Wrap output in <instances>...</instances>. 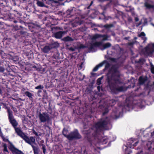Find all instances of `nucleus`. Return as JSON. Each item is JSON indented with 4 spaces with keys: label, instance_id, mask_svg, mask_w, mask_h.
<instances>
[{
    "label": "nucleus",
    "instance_id": "44",
    "mask_svg": "<svg viewBox=\"0 0 154 154\" xmlns=\"http://www.w3.org/2000/svg\"><path fill=\"white\" fill-rule=\"evenodd\" d=\"M12 109L15 112H17V110L16 108L15 107H12Z\"/></svg>",
    "mask_w": 154,
    "mask_h": 154
},
{
    "label": "nucleus",
    "instance_id": "59",
    "mask_svg": "<svg viewBox=\"0 0 154 154\" xmlns=\"http://www.w3.org/2000/svg\"><path fill=\"white\" fill-rule=\"evenodd\" d=\"M100 86H98L97 87V88L98 90L99 91H100Z\"/></svg>",
    "mask_w": 154,
    "mask_h": 154
},
{
    "label": "nucleus",
    "instance_id": "34",
    "mask_svg": "<svg viewBox=\"0 0 154 154\" xmlns=\"http://www.w3.org/2000/svg\"><path fill=\"white\" fill-rule=\"evenodd\" d=\"M110 104H111V103H112V104H109V106H113L114 104H116V101L115 100L112 99V100H110Z\"/></svg>",
    "mask_w": 154,
    "mask_h": 154
},
{
    "label": "nucleus",
    "instance_id": "8",
    "mask_svg": "<svg viewBox=\"0 0 154 154\" xmlns=\"http://www.w3.org/2000/svg\"><path fill=\"white\" fill-rule=\"evenodd\" d=\"M38 117L41 122H48L50 120L49 115L46 112H43L42 113L40 112L39 114Z\"/></svg>",
    "mask_w": 154,
    "mask_h": 154
},
{
    "label": "nucleus",
    "instance_id": "12",
    "mask_svg": "<svg viewBox=\"0 0 154 154\" xmlns=\"http://www.w3.org/2000/svg\"><path fill=\"white\" fill-rule=\"evenodd\" d=\"M8 148L12 152V153L14 154H22L23 152L15 148L13 144H11L10 146H8Z\"/></svg>",
    "mask_w": 154,
    "mask_h": 154
},
{
    "label": "nucleus",
    "instance_id": "39",
    "mask_svg": "<svg viewBox=\"0 0 154 154\" xmlns=\"http://www.w3.org/2000/svg\"><path fill=\"white\" fill-rule=\"evenodd\" d=\"M73 10L72 9H68L67 11V13L69 14H71Z\"/></svg>",
    "mask_w": 154,
    "mask_h": 154
},
{
    "label": "nucleus",
    "instance_id": "3",
    "mask_svg": "<svg viewBox=\"0 0 154 154\" xmlns=\"http://www.w3.org/2000/svg\"><path fill=\"white\" fill-rule=\"evenodd\" d=\"M112 72L111 76H107L106 80L108 83L111 93L117 94L119 92L124 90L123 86H119V85L122 83L120 79L119 72L117 68L112 67Z\"/></svg>",
    "mask_w": 154,
    "mask_h": 154
},
{
    "label": "nucleus",
    "instance_id": "19",
    "mask_svg": "<svg viewBox=\"0 0 154 154\" xmlns=\"http://www.w3.org/2000/svg\"><path fill=\"white\" fill-rule=\"evenodd\" d=\"M23 94L24 96H26L28 97L29 98V99L31 100V99H33L32 97L33 95L29 92L28 91H26L24 92Z\"/></svg>",
    "mask_w": 154,
    "mask_h": 154
},
{
    "label": "nucleus",
    "instance_id": "41",
    "mask_svg": "<svg viewBox=\"0 0 154 154\" xmlns=\"http://www.w3.org/2000/svg\"><path fill=\"white\" fill-rule=\"evenodd\" d=\"M32 132L33 133V134H35V135L36 136H39L38 135V133L37 132L35 131V130H32Z\"/></svg>",
    "mask_w": 154,
    "mask_h": 154
},
{
    "label": "nucleus",
    "instance_id": "45",
    "mask_svg": "<svg viewBox=\"0 0 154 154\" xmlns=\"http://www.w3.org/2000/svg\"><path fill=\"white\" fill-rule=\"evenodd\" d=\"M4 70L5 69L3 67L0 66V72H3Z\"/></svg>",
    "mask_w": 154,
    "mask_h": 154
},
{
    "label": "nucleus",
    "instance_id": "48",
    "mask_svg": "<svg viewBox=\"0 0 154 154\" xmlns=\"http://www.w3.org/2000/svg\"><path fill=\"white\" fill-rule=\"evenodd\" d=\"M85 75H83V76L82 78V79H81V78H79V80H80V81H82V80H83V79H85Z\"/></svg>",
    "mask_w": 154,
    "mask_h": 154
},
{
    "label": "nucleus",
    "instance_id": "28",
    "mask_svg": "<svg viewBox=\"0 0 154 154\" xmlns=\"http://www.w3.org/2000/svg\"><path fill=\"white\" fill-rule=\"evenodd\" d=\"M100 37V35L98 34H96L93 35L91 37L92 40H95Z\"/></svg>",
    "mask_w": 154,
    "mask_h": 154
},
{
    "label": "nucleus",
    "instance_id": "18",
    "mask_svg": "<svg viewBox=\"0 0 154 154\" xmlns=\"http://www.w3.org/2000/svg\"><path fill=\"white\" fill-rule=\"evenodd\" d=\"M49 45L51 49L54 48H57L59 46V44L57 42H54L50 44Z\"/></svg>",
    "mask_w": 154,
    "mask_h": 154
},
{
    "label": "nucleus",
    "instance_id": "58",
    "mask_svg": "<svg viewBox=\"0 0 154 154\" xmlns=\"http://www.w3.org/2000/svg\"><path fill=\"white\" fill-rule=\"evenodd\" d=\"M42 102H43V103H45V104H46L47 103V102L46 101H45L44 100H42Z\"/></svg>",
    "mask_w": 154,
    "mask_h": 154
},
{
    "label": "nucleus",
    "instance_id": "55",
    "mask_svg": "<svg viewBox=\"0 0 154 154\" xmlns=\"http://www.w3.org/2000/svg\"><path fill=\"white\" fill-rule=\"evenodd\" d=\"M151 135L152 137H154V131L153 132L151 133Z\"/></svg>",
    "mask_w": 154,
    "mask_h": 154
},
{
    "label": "nucleus",
    "instance_id": "62",
    "mask_svg": "<svg viewBox=\"0 0 154 154\" xmlns=\"http://www.w3.org/2000/svg\"><path fill=\"white\" fill-rule=\"evenodd\" d=\"M133 44V43H131H131H129V45H132Z\"/></svg>",
    "mask_w": 154,
    "mask_h": 154
},
{
    "label": "nucleus",
    "instance_id": "56",
    "mask_svg": "<svg viewBox=\"0 0 154 154\" xmlns=\"http://www.w3.org/2000/svg\"><path fill=\"white\" fill-rule=\"evenodd\" d=\"M3 63V60L0 59V65H1V64Z\"/></svg>",
    "mask_w": 154,
    "mask_h": 154
},
{
    "label": "nucleus",
    "instance_id": "47",
    "mask_svg": "<svg viewBox=\"0 0 154 154\" xmlns=\"http://www.w3.org/2000/svg\"><path fill=\"white\" fill-rule=\"evenodd\" d=\"M79 48H86V46L83 45H81Z\"/></svg>",
    "mask_w": 154,
    "mask_h": 154
},
{
    "label": "nucleus",
    "instance_id": "10",
    "mask_svg": "<svg viewBox=\"0 0 154 154\" xmlns=\"http://www.w3.org/2000/svg\"><path fill=\"white\" fill-rule=\"evenodd\" d=\"M36 1L37 6L40 7H46L45 4H51L50 0H36Z\"/></svg>",
    "mask_w": 154,
    "mask_h": 154
},
{
    "label": "nucleus",
    "instance_id": "1",
    "mask_svg": "<svg viewBox=\"0 0 154 154\" xmlns=\"http://www.w3.org/2000/svg\"><path fill=\"white\" fill-rule=\"evenodd\" d=\"M3 104L4 106V108L7 110L9 121L14 128L15 132L17 135L22 138L26 143L32 146L34 154H38V149L37 148H35L33 145V144L35 143V138L32 136L29 137L23 132L20 128L17 127L18 125V123L14 116L13 112L11 109L9 107L7 106L5 103H3Z\"/></svg>",
    "mask_w": 154,
    "mask_h": 154
},
{
    "label": "nucleus",
    "instance_id": "53",
    "mask_svg": "<svg viewBox=\"0 0 154 154\" xmlns=\"http://www.w3.org/2000/svg\"><path fill=\"white\" fill-rule=\"evenodd\" d=\"M1 1H2V2H0L1 4H3V2H5V3L6 2V0H0Z\"/></svg>",
    "mask_w": 154,
    "mask_h": 154
},
{
    "label": "nucleus",
    "instance_id": "33",
    "mask_svg": "<svg viewBox=\"0 0 154 154\" xmlns=\"http://www.w3.org/2000/svg\"><path fill=\"white\" fill-rule=\"evenodd\" d=\"M41 146L42 147L43 153L44 154H45L46 152V146L44 144H41Z\"/></svg>",
    "mask_w": 154,
    "mask_h": 154
},
{
    "label": "nucleus",
    "instance_id": "54",
    "mask_svg": "<svg viewBox=\"0 0 154 154\" xmlns=\"http://www.w3.org/2000/svg\"><path fill=\"white\" fill-rule=\"evenodd\" d=\"M34 68H35L37 70L39 71L40 70V69L39 68H37L36 66H33Z\"/></svg>",
    "mask_w": 154,
    "mask_h": 154
},
{
    "label": "nucleus",
    "instance_id": "5",
    "mask_svg": "<svg viewBox=\"0 0 154 154\" xmlns=\"http://www.w3.org/2000/svg\"><path fill=\"white\" fill-rule=\"evenodd\" d=\"M9 8L6 6L0 8V16L2 19H8L9 18Z\"/></svg>",
    "mask_w": 154,
    "mask_h": 154
},
{
    "label": "nucleus",
    "instance_id": "50",
    "mask_svg": "<svg viewBox=\"0 0 154 154\" xmlns=\"http://www.w3.org/2000/svg\"><path fill=\"white\" fill-rule=\"evenodd\" d=\"M110 60L113 61L115 62L116 60V59L114 58H110Z\"/></svg>",
    "mask_w": 154,
    "mask_h": 154
},
{
    "label": "nucleus",
    "instance_id": "14",
    "mask_svg": "<svg viewBox=\"0 0 154 154\" xmlns=\"http://www.w3.org/2000/svg\"><path fill=\"white\" fill-rule=\"evenodd\" d=\"M102 45V42H95L94 43L91 44L89 49L91 50L94 49V47H99Z\"/></svg>",
    "mask_w": 154,
    "mask_h": 154
},
{
    "label": "nucleus",
    "instance_id": "20",
    "mask_svg": "<svg viewBox=\"0 0 154 154\" xmlns=\"http://www.w3.org/2000/svg\"><path fill=\"white\" fill-rule=\"evenodd\" d=\"M68 130L67 129H66L65 128H64L62 131V134L65 137H66L68 140L69 137L68 136H69V134H68Z\"/></svg>",
    "mask_w": 154,
    "mask_h": 154
},
{
    "label": "nucleus",
    "instance_id": "60",
    "mask_svg": "<svg viewBox=\"0 0 154 154\" xmlns=\"http://www.w3.org/2000/svg\"><path fill=\"white\" fill-rule=\"evenodd\" d=\"M48 109H49V110H50L51 111V110H52V109H51V107H49Z\"/></svg>",
    "mask_w": 154,
    "mask_h": 154
},
{
    "label": "nucleus",
    "instance_id": "35",
    "mask_svg": "<svg viewBox=\"0 0 154 154\" xmlns=\"http://www.w3.org/2000/svg\"><path fill=\"white\" fill-rule=\"evenodd\" d=\"M103 78V77L99 78L97 80V84L98 85H100L101 84V81Z\"/></svg>",
    "mask_w": 154,
    "mask_h": 154
},
{
    "label": "nucleus",
    "instance_id": "52",
    "mask_svg": "<svg viewBox=\"0 0 154 154\" xmlns=\"http://www.w3.org/2000/svg\"><path fill=\"white\" fill-rule=\"evenodd\" d=\"M139 18L137 17H135V20L136 22H137L139 20Z\"/></svg>",
    "mask_w": 154,
    "mask_h": 154
},
{
    "label": "nucleus",
    "instance_id": "64",
    "mask_svg": "<svg viewBox=\"0 0 154 154\" xmlns=\"http://www.w3.org/2000/svg\"><path fill=\"white\" fill-rule=\"evenodd\" d=\"M151 149V147H149L148 148V149L149 150H150Z\"/></svg>",
    "mask_w": 154,
    "mask_h": 154
},
{
    "label": "nucleus",
    "instance_id": "2",
    "mask_svg": "<svg viewBox=\"0 0 154 154\" xmlns=\"http://www.w3.org/2000/svg\"><path fill=\"white\" fill-rule=\"evenodd\" d=\"M107 118V117L106 119L101 118L95 122L91 128L84 131L85 134V138L91 145H92V140L97 137L99 133L106 127L108 123Z\"/></svg>",
    "mask_w": 154,
    "mask_h": 154
},
{
    "label": "nucleus",
    "instance_id": "43",
    "mask_svg": "<svg viewBox=\"0 0 154 154\" xmlns=\"http://www.w3.org/2000/svg\"><path fill=\"white\" fill-rule=\"evenodd\" d=\"M143 152V151L142 149H141L139 151H138L136 153V154H142Z\"/></svg>",
    "mask_w": 154,
    "mask_h": 154
},
{
    "label": "nucleus",
    "instance_id": "57",
    "mask_svg": "<svg viewBox=\"0 0 154 154\" xmlns=\"http://www.w3.org/2000/svg\"><path fill=\"white\" fill-rule=\"evenodd\" d=\"M82 64H83V63H82L79 66V67L81 69L82 67Z\"/></svg>",
    "mask_w": 154,
    "mask_h": 154
},
{
    "label": "nucleus",
    "instance_id": "31",
    "mask_svg": "<svg viewBox=\"0 0 154 154\" xmlns=\"http://www.w3.org/2000/svg\"><path fill=\"white\" fill-rule=\"evenodd\" d=\"M3 146L4 147L3 151L5 152L8 153V151L7 149V146L6 144L5 143H4L3 145Z\"/></svg>",
    "mask_w": 154,
    "mask_h": 154
},
{
    "label": "nucleus",
    "instance_id": "21",
    "mask_svg": "<svg viewBox=\"0 0 154 154\" xmlns=\"http://www.w3.org/2000/svg\"><path fill=\"white\" fill-rule=\"evenodd\" d=\"M62 40L64 42H68L72 41L73 40V39L72 38L68 36L64 37L63 38Z\"/></svg>",
    "mask_w": 154,
    "mask_h": 154
},
{
    "label": "nucleus",
    "instance_id": "22",
    "mask_svg": "<svg viewBox=\"0 0 154 154\" xmlns=\"http://www.w3.org/2000/svg\"><path fill=\"white\" fill-rule=\"evenodd\" d=\"M111 46V44L110 43H106L102 45V46L103 48L101 49L102 50H104L106 48L110 47Z\"/></svg>",
    "mask_w": 154,
    "mask_h": 154
},
{
    "label": "nucleus",
    "instance_id": "16",
    "mask_svg": "<svg viewBox=\"0 0 154 154\" xmlns=\"http://www.w3.org/2000/svg\"><path fill=\"white\" fill-rule=\"evenodd\" d=\"M63 33V32L59 31L54 33V36L56 38L60 39L62 37Z\"/></svg>",
    "mask_w": 154,
    "mask_h": 154
},
{
    "label": "nucleus",
    "instance_id": "63",
    "mask_svg": "<svg viewBox=\"0 0 154 154\" xmlns=\"http://www.w3.org/2000/svg\"><path fill=\"white\" fill-rule=\"evenodd\" d=\"M14 22L15 23H17V21L16 20H14Z\"/></svg>",
    "mask_w": 154,
    "mask_h": 154
},
{
    "label": "nucleus",
    "instance_id": "23",
    "mask_svg": "<svg viewBox=\"0 0 154 154\" xmlns=\"http://www.w3.org/2000/svg\"><path fill=\"white\" fill-rule=\"evenodd\" d=\"M26 31L21 30H18L17 32V34L19 35H26Z\"/></svg>",
    "mask_w": 154,
    "mask_h": 154
},
{
    "label": "nucleus",
    "instance_id": "61",
    "mask_svg": "<svg viewBox=\"0 0 154 154\" xmlns=\"http://www.w3.org/2000/svg\"><path fill=\"white\" fill-rule=\"evenodd\" d=\"M21 23H25V22L23 21H21L20 22Z\"/></svg>",
    "mask_w": 154,
    "mask_h": 154
},
{
    "label": "nucleus",
    "instance_id": "40",
    "mask_svg": "<svg viewBox=\"0 0 154 154\" xmlns=\"http://www.w3.org/2000/svg\"><path fill=\"white\" fill-rule=\"evenodd\" d=\"M147 21L146 19L145 18L144 19V21L143 23V25L145 26L147 24Z\"/></svg>",
    "mask_w": 154,
    "mask_h": 154
},
{
    "label": "nucleus",
    "instance_id": "4",
    "mask_svg": "<svg viewBox=\"0 0 154 154\" xmlns=\"http://www.w3.org/2000/svg\"><path fill=\"white\" fill-rule=\"evenodd\" d=\"M99 103L100 105L98 107V109L100 112H102V115L104 116L109 112L108 106L105 102L104 99L100 100Z\"/></svg>",
    "mask_w": 154,
    "mask_h": 154
},
{
    "label": "nucleus",
    "instance_id": "49",
    "mask_svg": "<svg viewBox=\"0 0 154 154\" xmlns=\"http://www.w3.org/2000/svg\"><path fill=\"white\" fill-rule=\"evenodd\" d=\"M142 22L141 21H140L137 24L136 26H140Z\"/></svg>",
    "mask_w": 154,
    "mask_h": 154
},
{
    "label": "nucleus",
    "instance_id": "42",
    "mask_svg": "<svg viewBox=\"0 0 154 154\" xmlns=\"http://www.w3.org/2000/svg\"><path fill=\"white\" fill-rule=\"evenodd\" d=\"M42 89H39L38 90V91H37V94L38 95L39 97L41 96V95L40 94V93L42 92Z\"/></svg>",
    "mask_w": 154,
    "mask_h": 154
},
{
    "label": "nucleus",
    "instance_id": "26",
    "mask_svg": "<svg viewBox=\"0 0 154 154\" xmlns=\"http://www.w3.org/2000/svg\"><path fill=\"white\" fill-rule=\"evenodd\" d=\"M151 85H150L149 83H147L146 85H145V88L146 90H149L148 93H149L151 90L150 87Z\"/></svg>",
    "mask_w": 154,
    "mask_h": 154
},
{
    "label": "nucleus",
    "instance_id": "30",
    "mask_svg": "<svg viewBox=\"0 0 154 154\" xmlns=\"http://www.w3.org/2000/svg\"><path fill=\"white\" fill-rule=\"evenodd\" d=\"M108 140L105 137L103 138L101 140L102 143L103 144H106L108 142Z\"/></svg>",
    "mask_w": 154,
    "mask_h": 154
},
{
    "label": "nucleus",
    "instance_id": "15",
    "mask_svg": "<svg viewBox=\"0 0 154 154\" xmlns=\"http://www.w3.org/2000/svg\"><path fill=\"white\" fill-rule=\"evenodd\" d=\"M106 62V60H104L102 62H101L99 64L96 66L94 67V68L93 69V71L96 72L97 71L99 67L102 66Z\"/></svg>",
    "mask_w": 154,
    "mask_h": 154
},
{
    "label": "nucleus",
    "instance_id": "38",
    "mask_svg": "<svg viewBox=\"0 0 154 154\" xmlns=\"http://www.w3.org/2000/svg\"><path fill=\"white\" fill-rule=\"evenodd\" d=\"M105 63H106V64L105 66V69H107L110 66V65L109 63L107 62V61Z\"/></svg>",
    "mask_w": 154,
    "mask_h": 154
},
{
    "label": "nucleus",
    "instance_id": "46",
    "mask_svg": "<svg viewBox=\"0 0 154 154\" xmlns=\"http://www.w3.org/2000/svg\"><path fill=\"white\" fill-rule=\"evenodd\" d=\"M93 1H91L90 5H89V6H88V7H87V9H89L90 8V7L93 4Z\"/></svg>",
    "mask_w": 154,
    "mask_h": 154
},
{
    "label": "nucleus",
    "instance_id": "36",
    "mask_svg": "<svg viewBox=\"0 0 154 154\" xmlns=\"http://www.w3.org/2000/svg\"><path fill=\"white\" fill-rule=\"evenodd\" d=\"M146 34L145 33L143 32H141L140 34L138 35V36L139 37H141L142 36H145Z\"/></svg>",
    "mask_w": 154,
    "mask_h": 154
},
{
    "label": "nucleus",
    "instance_id": "9",
    "mask_svg": "<svg viewBox=\"0 0 154 154\" xmlns=\"http://www.w3.org/2000/svg\"><path fill=\"white\" fill-rule=\"evenodd\" d=\"M139 141L135 139L131 138L128 140L127 144L126 147L130 148H134V147L136 146L138 144Z\"/></svg>",
    "mask_w": 154,
    "mask_h": 154
},
{
    "label": "nucleus",
    "instance_id": "17",
    "mask_svg": "<svg viewBox=\"0 0 154 154\" xmlns=\"http://www.w3.org/2000/svg\"><path fill=\"white\" fill-rule=\"evenodd\" d=\"M49 45L45 46L42 49V51L45 53H48L51 50Z\"/></svg>",
    "mask_w": 154,
    "mask_h": 154
},
{
    "label": "nucleus",
    "instance_id": "24",
    "mask_svg": "<svg viewBox=\"0 0 154 154\" xmlns=\"http://www.w3.org/2000/svg\"><path fill=\"white\" fill-rule=\"evenodd\" d=\"M144 5L148 9L152 8L154 7V5L150 4L147 2H145Z\"/></svg>",
    "mask_w": 154,
    "mask_h": 154
},
{
    "label": "nucleus",
    "instance_id": "29",
    "mask_svg": "<svg viewBox=\"0 0 154 154\" xmlns=\"http://www.w3.org/2000/svg\"><path fill=\"white\" fill-rule=\"evenodd\" d=\"M14 15L13 14H11L10 13H9V18L8 19H3L4 20H9L10 21H12L13 19H14Z\"/></svg>",
    "mask_w": 154,
    "mask_h": 154
},
{
    "label": "nucleus",
    "instance_id": "11",
    "mask_svg": "<svg viewBox=\"0 0 154 154\" xmlns=\"http://www.w3.org/2000/svg\"><path fill=\"white\" fill-rule=\"evenodd\" d=\"M65 0H50V2H51V5L53 6H58L60 5H64V3L66 2H69L71 0H66V1H65Z\"/></svg>",
    "mask_w": 154,
    "mask_h": 154
},
{
    "label": "nucleus",
    "instance_id": "25",
    "mask_svg": "<svg viewBox=\"0 0 154 154\" xmlns=\"http://www.w3.org/2000/svg\"><path fill=\"white\" fill-rule=\"evenodd\" d=\"M3 140L5 142H8L9 143V146H10L11 144H13L11 142H10L8 139L6 138L4 136H3L2 135H1Z\"/></svg>",
    "mask_w": 154,
    "mask_h": 154
},
{
    "label": "nucleus",
    "instance_id": "51",
    "mask_svg": "<svg viewBox=\"0 0 154 154\" xmlns=\"http://www.w3.org/2000/svg\"><path fill=\"white\" fill-rule=\"evenodd\" d=\"M142 39L144 40L143 42H144L147 40V38L146 37H142Z\"/></svg>",
    "mask_w": 154,
    "mask_h": 154
},
{
    "label": "nucleus",
    "instance_id": "32",
    "mask_svg": "<svg viewBox=\"0 0 154 154\" xmlns=\"http://www.w3.org/2000/svg\"><path fill=\"white\" fill-rule=\"evenodd\" d=\"M44 88V87L41 85H39L36 87H35V89H36L43 90Z\"/></svg>",
    "mask_w": 154,
    "mask_h": 154
},
{
    "label": "nucleus",
    "instance_id": "7",
    "mask_svg": "<svg viewBox=\"0 0 154 154\" xmlns=\"http://www.w3.org/2000/svg\"><path fill=\"white\" fill-rule=\"evenodd\" d=\"M142 51L147 55H151L154 52V43L149 44Z\"/></svg>",
    "mask_w": 154,
    "mask_h": 154
},
{
    "label": "nucleus",
    "instance_id": "13",
    "mask_svg": "<svg viewBox=\"0 0 154 154\" xmlns=\"http://www.w3.org/2000/svg\"><path fill=\"white\" fill-rule=\"evenodd\" d=\"M148 80V78L146 76L143 77L140 76L138 79V82L140 85H143Z\"/></svg>",
    "mask_w": 154,
    "mask_h": 154
},
{
    "label": "nucleus",
    "instance_id": "27",
    "mask_svg": "<svg viewBox=\"0 0 154 154\" xmlns=\"http://www.w3.org/2000/svg\"><path fill=\"white\" fill-rule=\"evenodd\" d=\"M113 24H106L104 25L103 27L106 29H109L113 27Z\"/></svg>",
    "mask_w": 154,
    "mask_h": 154
},
{
    "label": "nucleus",
    "instance_id": "6",
    "mask_svg": "<svg viewBox=\"0 0 154 154\" xmlns=\"http://www.w3.org/2000/svg\"><path fill=\"white\" fill-rule=\"evenodd\" d=\"M68 140H72L74 139H80L82 138V136L79 133L78 130L75 129L73 131L69 133Z\"/></svg>",
    "mask_w": 154,
    "mask_h": 154
},
{
    "label": "nucleus",
    "instance_id": "37",
    "mask_svg": "<svg viewBox=\"0 0 154 154\" xmlns=\"http://www.w3.org/2000/svg\"><path fill=\"white\" fill-rule=\"evenodd\" d=\"M150 70L151 73L154 74V66L153 65H151Z\"/></svg>",
    "mask_w": 154,
    "mask_h": 154
}]
</instances>
